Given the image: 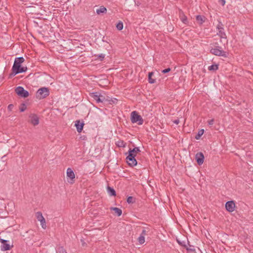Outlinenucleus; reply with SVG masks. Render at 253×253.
<instances>
[{
	"label": "nucleus",
	"instance_id": "c03bdc74",
	"mask_svg": "<svg viewBox=\"0 0 253 253\" xmlns=\"http://www.w3.org/2000/svg\"><path fill=\"white\" fill-rule=\"evenodd\" d=\"M16 74H14V71H12V72L9 75V78H11L12 77L15 76Z\"/></svg>",
	"mask_w": 253,
	"mask_h": 253
},
{
	"label": "nucleus",
	"instance_id": "b1692460",
	"mask_svg": "<svg viewBox=\"0 0 253 253\" xmlns=\"http://www.w3.org/2000/svg\"><path fill=\"white\" fill-rule=\"evenodd\" d=\"M36 217L38 221H40V220L42 219L43 217L42 216V213L40 211H38L36 213Z\"/></svg>",
	"mask_w": 253,
	"mask_h": 253
},
{
	"label": "nucleus",
	"instance_id": "f257e3e1",
	"mask_svg": "<svg viewBox=\"0 0 253 253\" xmlns=\"http://www.w3.org/2000/svg\"><path fill=\"white\" fill-rule=\"evenodd\" d=\"M24 60L25 59L23 57L15 58L12 68V71H14V74H18L25 72L27 71V67L21 66V64L24 62Z\"/></svg>",
	"mask_w": 253,
	"mask_h": 253
},
{
	"label": "nucleus",
	"instance_id": "412c9836",
	"mask_svg": "<svg viewBox=\"0 0 253 253\" xmlns=\"http://www.w3.org/2000/svg\"><path fill=\"white\" fill-rule=\"evenodd\" d=\"M204 129H201L199 130L198 133L196 135L195 138L196 139H199L201 136L204 134Z\"/></svg>",
	"mask_w": 253,
	"mask_h": 253
},
{
	"label": "nucleus",
	"instance_id": "4468645a",
	"mask_svg": "<svg viewBox=\"0 0 253 253\" xmlns=\"http://www.w3.org/2000/svg\"><path fill=\"white\" fill-rule=\"evenodd\" d=\"M196 19L198 23L202 24L205 21L206 17L204 16L198 15L196 16Z\"/></svg>",
	"mask_w": 253,
	"mask_h": 253
},
{
	"label": "nucleus",
	"instance_id": "a878e982",
	"mask_svg": "<svg viewBox=\"0 0 253 253\" xmlns=\"http://www.w3.org/2000/svg\"><path fill=\"white\" fill-rule=\"evenodd\" d=\"M107 101H108L110 104H116L118 102V99L116 98H111L110 99H107Z\"/></svg>",
	"mask_w": 253,
	"mask_h": 253
},
{
	"label": "nucleus",
	"instance_id": "4c0bfd02",
	"mask_svg": "<svg viewBox=\"0 0 253 253\" xmlns=\"http://www.w3.org/2000/svg\"><path fill=\"white\" fill-rule=\"evenodd\" d=\"M218 2L221 5L224 6L225 4L226 1L225 0H219Z\"/></svg>",
	"mask_w": 253,
	"mask_h": 253
},
{
	"label": "nucleus",
	"instance_id": "f8f14e48",
	"mask_svg": "<svg viewBox=\"0 0 253 253\" xmlns=\"http://www.w3.org/2000/svg\"><path fill=\"white\" fill-rule=\"evenodd\" d=\"M84 124V122H81L80 120L75 122V126L76 127L77 130L78 132H81L83 129Z\"/></svg>",
	"mask_w": 253,
	"mask_h": 253
},
{
	"label": "nucleus",
	"instance_id": "f03ea898",
	"mask_svg": "<svg viewBox=\"0 0 253 253\" xmlns=\"http://www.w3.org/2000/svg\"><path fill=\"white\" fill-rule=\"evenodd\" d=\"M49 95V90L47 87H41L36 92V97L38 99H43Z\"/></svg>",
	"mask_w": 253,
	"mask_h": 253
},
{
	"label": "nucleus",
	"instance_id": "393cba45",
	"mask_svg": "<svg viewBox=\"0 0 253 253\" xmlns=\"http://www.w3.org/2000/svg\"><path fill=\"white\" fill-rule=\"evenodd\" d=\"M126 143L124 141H119L117 143V145L119 147H125Z\"/></svg>",
	"mask_w": 253,
	"mask_h": 253
},
{
	"label": "nucleus",
	"instance_id": "2eb2a0df",
	"mask_svg": "<svg viewBox=\"0 0 253 253\" xmlns=\"http://www.w3.org/2000/svg\"><path fill=\"white\" fill-rule=\"evenodd\" d=\"M111 211H113L116 213L117 216H120L122 214V211L121 209L117 207H111L110 208Z\"/></svg>",
	"mask_w": 253,
	"mask_h": 253
},
{
	"label": "nucleus",
	"instance_id": "79ce46f5",
	"mask_svg": "<svg viewBox=\"0 0 253 253\" xmlns=\"http://www.w3.org/2000/svg\"><path fill=\"white\" fill-rule=\"evenodd\" d=\"M8 241L0 238V242L3 245L4 244L7 243Z\"/></svg>",
	"mask_w": 253,
	"mask_h": 253
},
{
	"label": "nucleus",
	"instance_id": "7ed1b4c3",
	"mask_svg": "<svg viewBox=\"0 0 253 253\" xmlns=\"http://www.w3.org/2000/svg\"><path fill=\"white\" fill-rule=\"evenodd\" d=\"M131 121L132 123H137L139 125H142L144 122L142 117L135 111L131 113Z\"/></svg>",
	"mask_w": 253,
	"mask_h": 253
},
{
	"label": "nucleus",
	"instance_id": "2f4dec72",
	"mask_svg": "<svg viewBox=\"0 0 253 253\" xmlns=\"http://www.w3.org/2000/svg\"><path fill=\"white\" fill-rule=\"evenodd\" d=\"M133 149L129 148L128 151V155H131V156H133V157H135L136 156L137 153L134 151V152H132Z\"/></svg>",
	"mask_w": 253,
	"mask_h": 253
},
{
	"label": "nucleus",
	"instance_id": "c756f323",
	"mask_svg": "<svg viewBox=\"0 0 253 253\" xmlns=\"http://www.w3.org/2000/svg\"><path fill=\"white\" fill-rule=\"evenodd\" d=\"M40 221L41 222V225H42V228L45 229L46 226L44 218H43L42 219L40 220Z\"/></svg>",
	"mask_w": 253,
	"mask_h": 253
},
{
	"label": "nucleus",
	"instance_id": "423d86ee",
	"mask_svg": "<svg viewBox=\"0 0 253 253\" xmlns=\"http://www.w3.org/2000/svg\"><path fill=\"white\" fill-rule=\"evenodd\" d=\"M67 176L70 178L68 182L73 184L75 181V175L74 172L71 168H68L67 169Z\"/></svg>",
	"mask_w": 253,
	"mask_h": 253
},
{
	"label": "nucleus",
	"instance_id": "a18cd8bd",
	"mask_svg": "<svg viewBox=\"0 0 253 253\" xmlns=\"http://www.w3.org/2000/svg\"><path fill=\"white\" fill-rule=\"evenodd\" d=\"M214 48H217V49H222V47L219 46H215Z\"/></svg>",
	"mask_w": 253,
	"mask_h": 253
},
{
	"label": "nucleus",
	"instance_id": "39448f33",
	"mask_svg": "<svg viewBox=\"0 0 253 253\" xmlns=\"http://www.w3.org/2000/svg\"><path fill=\"white\" fill-rule=\"evenodd\" d=\"M210 52L216 56H222L224 57H227V55L226 52L222 49H217V48H212L210 50Z\"/></svg>",
	"mask_w": 253,
	"mask_h": 253
},
{
	"label": "nucleus",
	"instance_id": "473e14b6",
	"mask_svg": "<svg viewBox=\"0 0 253 253\" xmlns=\"http://www.w3.org/2000/svg\"><path fill=\"white\" fill-rule=\"evenodd\" d=\"M189 246H190L189 248H186V250L188 252H192V253L195 252V249L194 248V247L190 245H189Z\"/></svg>",
	"mask_w": 253,
	"mask_h": 253
},
{
	"label": "nucleus",
	"instance_id": "72a5a7b5",
	"mask_svg": "<svg viewBox=\"0 0 253 253\" xmlns=\"http://www.w3.org/2000/svg\"><path fill=\"white\" fill-rule=\"evenodd\" d=\"M181 20L182 22L184 24H187L188 22L187 18L185 15H183L182 16H181Z\"/></svg>",
	"mask_w": 253,
	"mask_h": 253
},
{
	"label": "nucleus",
	"instance_id": "ddd939ff",
	"mask_svg": "<svg viewBox=\"0 0 253 253\" xmlns=\"http://www.w3.org/2000/svg\"><path fill=\"white\" fill-rule=\"evenodd\" d=\"M107 190L108 194L110 196H116V192L115 190V189L109 186H108L107 187Z\"/></svg>",
	"mask_w": 253,
	"mask_h": 253
},
{
	"label": "nucleus",
	"instance_id": "20e7f679",
	"mask_svg": "<svg viewBox=\"0 0 253 253\" xmlns=\"http://www.w3.org/2000/svg\"><path fill=\"white\" fill-rule=\"evenodd\" d=\"M15 91L18 96L23 98H26L29 95V92L20 86L17 87L15 89Z\"/></svg>",
	"mask_w": 253,
	"mask_h": 253
},
{
	"label": "nucleus",
	"instance_id": "1a4fd4ad",
	"mask_svg": "<svg viewBox=\"0 0 253 253\" xmlns=\"http://www.w3.org/2000/svg\"><path fill=\"white\" fill-rule=\"evenodd\" d=\"M204 158V155L202 152H198L195 155L196 161L199 166L203 164Z\"/></svg>",
	"mask_w": 253,
	"mask_h": 253
},
{
	"label": "nucleus",
	"instance_id": "6ab92c4d",
	"mask_svg": "<svg viewBox=\"0 0 253 253\" xmlns=\"http://www.w3.org/2000/svg\"><path fill=\"white\" fill-rule=\"evenodd\" d=\"M10 249V246L9 244H7V243L4 244L3 245H2L1 246V250L2 251H8Z\"/></svg>",
	"mask_w": 253,
	"mask_h": 253
},
{
	"label": "nucleus",
	"instance_id": "4be33fe9",
	"mask_svg": "<svg viewBox=\"0 0 253 253\" xmlns=\"http://www.w3.org/2000/svg\"><path fill=\"white\" fill-rule=\"evenodd\" d=\"M126 201L128 204H133L135 202V198L132 196H129L127 197Z\"/></svg>",
	"mask_w": 253,
	"mask_h": 253
},
{
	"label": "nucleus",
	"instance_id": "a19ab883",
	"mask_svg": "<svg viewBox=\"0 0 253 253\" xmlns=\"http://www.w3.org/2000/svg\"><path fill=\"white\" fill-rule=\"evenodd\" d=\"M14 107V105L12 104H9L8 106V110H9V111H11L12 109Z\"/></svg>",
	"mask_w": 253,
	"mask_h": 253
},
{
	"label": "nucleus",
	"instance_id": "7c9ffc66",
	"mask_svg": "<svg viewBox=\"0 0 253 253\" xmlns=\"http://www.w3.org/2000/svg\"><path fill=\"white\" fill-rule=\"evenodd\" d=\"M57 252L59 253H67L63 247H59L58 248Z\"/></svg>",
	"mask_w": 253,
	"mask_h": 253
},
{
	"label": "nucleus",
	"instance_id": "ea45409f",
	"mask_svg": "<svg viewBox=\"0 0 253 253\" xmlns=\"http://www.w3.org/2000/svg\"><path fill=\"white\" fill-rule=\"evenodd\" d=\"M214 122V119H211V120H210L208 121V122L209 125L211 126V125H212L213 124Z\"/></svg>",
	"mask_w": 253,
	"mask_h": 253
},
{
	"label": "nucleus",
	"instance_id": "58836bf2",
	"mask_svg": "<svg viewBox=\"0 0 253 253\" xmlns=\"http://www.w3.org/2000/svg\"><path fill=\"white\" fill-rule=\"evenodd\" d=\"M146 232H147L146 230L145 229V228H144L142 231V232H141L140 235L145 236V235L146 234Z\"/></svg>",
	"mask_w": 253,
	"mask_h": 253
},
{
	"label": "nucleus",
	"instance_id": "dca6fc26",
	"mask_svg": "<svg viewBox=\"0 0 253 253\" xmlns=\"http://www.w3.org/2000/svg\"><path fill=\"white\" fill-rule=\"evenodd\" d=\"M89 94L90 97H91L92 98H93L96 101V102L97 103V102H98V98L99 97V92H90V93H89Z\"/></svg>",
	"mask_w": 253,
	"mask_h": 253
},
{
	"label": "nucleus",
	"instance_id": "c85d7f7f",
	"mask_svg": "<svg viewBox=\"0 0 253 253\" xmlns=\"http://www.w3.org/2000/svg\"><path fill=\"white\" fill-rule=\"evenodd\" d=\"M116 27L118 30H122L123 29V23L121 21H119V22L117 24Z\"/></svg>",
	"mask_w": 253,
	"mask_h": 253
},
{
	"label": "nucleus",
	"instance_id": "a211bd4d",
	"mask_svg": "<svg viewBox=\"0 0 253 253\" xmlns=\"http://www.w3.org/2000/svg\"><path fill=\"white\" fill-rule=\"evenodd\" d=\"M153 75L154 73L153 72H149L148 73V81L150 84H154L156 82V80L152 78Z\"/></svg>",
	"mask_w": 253,
	"mask_h": 253
},
{
	"label": "nucleus",
	"instance_id": "aec40b11",
	"mask_svg": "<svg viewBox=\"0 0 253 253\" xmlns=\"http://www.w3.org/2000/svg\"><path fill=\"white\" fill-rule=\"evenodd\" d=\"M106 101H107V99H106L105 97L104 96H103V95H101L99 93V97L98 98L97 103H103V102Z\"/></svg>",
	"mask_w": 253,
	"mask_h": 253
},
{
	"label": "nucleus",
	"instance_id": "0eeeda50",
	"mask_svg": "<svg viewBox=\"0 0 253 253\" xmlns=\"http://www.w3.org/2000/svg\"><path fill=\"white\" fill-rule=\"evenodd\" d=\"M217 29L218 30V33L217 35L221 38L223 39H226L227 37L225 33L223 31V25L221 22H219L217 26Z\"/></svg>",
	"mask_w": 253,
	"mask_h": 253
},
{
	"label": "nucleus",
	"instance_id": "9b49d317",
	"mask_svg": "<svg viewBox=\"0 0 253 253\" xmlns=\"http://www.w3.org/2000/svg\"><path fill=\"white\" fill-rule=\"evenodd\" d=\"M30 122L34 126H37L39 124V118L36 114H31L29 115Z\"/></svg>",
	"mask_w": 253,
	"mask_h": 253
},
{
	"label": "nucleus",
	"instance_id": "f704fd0d",
	"mask_svg": "<svg viewBox=\"0 0 253 253\" xmlns=\"http://www.w3.org/2000/svg\"><path fill=\"white\" fill-rule=\"evenodd\" d=\"M95 56H97L98 58L100 60L102 61L104 57H105V54H100L98 55H95Z\"/></svg>",
	"mask_w": 253,
	"mask_h": 253
},
{
	"label": "nucleus",
	"instance_id": "9d476101",
	"mask_svg": "<svg viewBox=\"0 0 253 253\" xmlns=\"http://www.w3.org/2000/svg\"><path fill=\"white\" fill-rule=\"evenodd\" d=\"M235 204L233 201H228L225 204V208L229 212H232L234 211Z\"/></svg>",
	"mask_w": 253,
	"mask_h": 253
},
{
	"label": "nucleus",
	"instance_id": "cd10ccee",
	"mask_svg": "<svg viewBox=\"0 0 253 253\" xmlns=\"http://www.w3.org/2000/svg\"><path fill=\"white\" fill-rule=\"evenodd\" d=\"M27 108L26 105L25 103H23L20 105L19 107L20 111L22 112H24Z\"/></svg>",
	"mask_w": 253,
	"mask_h": 253
},
{
	"label": "nucleus",
	"instance_id": "5701e85b",
	"mask_svg": "<svg viewBox=\"0 0 253 253\" xmlns=\"http://www.w3.org/2000/svg\"><path fill=\"white\" fill-rule=\"evenodd\" d=\"M218 65L216 64H213L210 66L208 68V69L210 71H216L218 69Z\"/></svg>",
	"mask_w": 253,
	"mask_h": 253
},
{
	"label": "nucleus",
	"instance_id": "37998d69",
	"mask_svg": "<svg viewBox=\"0 0 253 253\" xmlns=\"http://www.w3.org/2000/svg\"><path fill=\"white\" fill-rule=\"evenodd\" d=\"M173 122L176 124V125H178L179 123V120L178 119H176V120H175L173 121Z\"/></svg>",
	"mask_w": 253,
	"mask_h": 253
},
{
	"label": "nucleus",
	"instance_id": "e433bc0d",
	"mask_svg": "<svg viewBox=\"0 0 253 253\" xmlns=\"http://www.w3.org/2000/svg\"><path fill=\"white\" fill-rule=\"evenodd\" d=\"M135 151V153H138L140 152V150L139 147H136L133 149L132 152H134Z\"/></svg>",
	"mask_w": 253,
	"mask_h": 253
},
{
	"label": "nucleus",
	"instance_id": "6e6552de",
	"mask_svg": "<svg viewBox=\"0 0 253 253\" xmlns=\"http://www.w3.org/2000/svg\"><path fill=\"white\" fill-rule=\"evenodd\" d=\"M126 160L128 165L130 167L135 166L137 164L135 157H133V156H131V154L127 155Z\"/></svg>",
	"mask_w": 253,
	"mask_h": 253
},
{
	"label": "nucleus",
	"instance_id": "c9c22d12",
	"mask_svg": "<svg viewBox=\"0 0 253 253\" xmlns=\"http://www.w3.org/2000/svg\"><path fill=\"white\" fill-rule=\"evenodd\" d=\"M171 71V69L170 68H166L163 70L162 71V72L163 73V74H166V73H169V72H170Z\"/></svg>",
	"mask_w": 253,
	"mask_h": 253
},
{
	"label": "nucleus",
	"instance_id": "bb28decb",
	"mask_svg": "<svg viewBox=\"0 0 253 253\" xmlns=\"http://www.w3.org/2000/svg\"><path fill=\"white\" fill-rule=\"evenodd\" d=\"M138 241L140 244H143L145 242L144 236L140 235V236L138 238Z\"/></svg>",
	"mask_w": 253,
	"mask_h": 253
},
{
	"label": "nucleus",
	"instance_id": "f3484780",
	"mask_svg": "<svg viewBox=\"0 0 253 253\" xmlns=\"http://www.w3.org/2000/svg\"><path fill=\"white\" fill-rule=\"evenodd\" d=\"M106 12L107 9L103 6H101L99 9H96V13L98 15L100 14L106 13Z\"/></svg>",
	"mask_w": 253,
	"mask_h": 253
}]
</instances>
